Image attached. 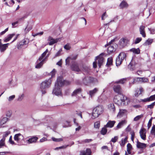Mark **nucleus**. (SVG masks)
Wrapping results in <instances>:
<instances>
[{"label":"nucleus","instance_id":"15","mask_svg":"<svg viewBox=\"0 0 155 155\" xmlns=\"http://www.w3.org/2000/svg\"><path fill=\"white\" fill-rule=\"evenodd\" d=\"M102 54H101L98 56L95 59V60H98V64L99 68H100L101 65L102 64L104 60L103 57L101 55Z\"/></svg>","mask_w":155,"mask_h":155},{"label":"nucleus","instance_id":"18","mask_svg":"<svg viewBox=\"0 0 155 155\" xmlns=\"http://www.w3.org/2000/svg\"><path fill=\"white\" fill-rule=\"evenodd\" d=\"M77 57V55H71L68 57L65 60L66 64H69L71 60H75Z\"/></svg>","mask_w":155,"mask_h":155},{"label":"nucleus","instance_id":"37","mask_svg":"<svg viewBox=\"0 0 155 155\" xmlns=\"http://www.w3.org/2000/svg\"><path fill=\"white\" fill-rule=\"evenodd\" d=\"M131 52H132L133 53L136 54H139L140 53V50L139 48H132L130 50Z\"/></svg>","mask_w":155,"mask_h":155},{"label":"nucleus","instance_id":"22","mask_svg":"<svg viewBox=\"0 0 155 155\" xmlns=\"http://www.w3.org/2000/svg\"><path fill=\"white\" fill-rule=\"evenodd\" d=\"M99 89L98 88H95L94 89L89 91V94L91 97L94 96L98 91Z\"/></svg>","mask_w":155,"mask_h":155},{"label":"nucleus","instance_id":"34","mask_svg":"<svg viewBox=\"0 0 155 155\" xmlns=\"http://www.w3.org/2000/svg\"><path fill=\"white\" fill-rule=\"evenodd\" d=\"M127 80V78H123L118 81H115L114 83L116 84H124Z\"/></svg>","mask_w":155,"mask_h":155},{"label":"nucleus","instance_id":"2","mask_svg":"<svg viewBox=\"0 0 155 155\" xmlns=\"http://www.w3.org/2000/svg\"><path fill=\"white\" fill-rule=\"evenodd\" d=\"M51 80L50 78L43 81L40 84V88L42 94H45L46 92V89L50 87L51 84Z\"/></svg>","mask_w":155,"mask_h":155},{"label":"nucleus","instance_id":"8","mask_svg":"<svg viewBox=\"0 0 155 155\" xmlns=\"http://www.w3.org/2000/svg\"><path fill=\"white\" fill-rule=\"evenodd\" d=\"M113 89L115 93L120 95V96H121V95L123 94L122 90L120 85L118 84L114 85L113 87Z\"/></svg>","mask_w":155,"mask_h":155},{"label":"nucleus","instance_id":"17","mask_svg":"<svg viewBox=\"0 0 155 155\" xmlns=\"http://www.w3.org/2000/svg\"><path fill=\"white\" fill-rule=\"evenodd\" d=\"M145 27L144 26L141 25L139 28V31L140 34L143 37L145 38L146 37V34L145 31Z\"/></svg>","mask_w":155,"mask_h":155},{"label":"nucleus","instance_id":"55","mask_svg":"<svg viewBox=\"0 0 155 155\" xmlns=\"http://www.w3.org/2000/svg\"><path fill=\"white\" fill-rule=\"evenodd\" d=\"M18 22H19L18 21L15 22H12V27L13 28H14L17 27V25Z\"/></svg>","mask_w":155,"mask_h":155},{"label":"nucleus","instance_id":"3","mask_svg":"<svg viewBox=\"0 0 155 155\" xmlns=\"http://www.w3.org/2000/svg\"><path fill=\"white\" fill-rule=\"evenodd\" d=\"M104 109L101 105H98L95 107L93 110L92 118L93 119L98 117L103 111Z\"/></svg>","mask_w":155,"mask_h":155},{"label":"nucleus","instance_id":"10","mask_svg":"<svg viewBox=\"0 0 155 155\" xmlns=\"http://www.w3.org/2000/svg\"><path fill=\"white\" fill-rule=\"evenodd\" d=\"M14 140L19 143L20 142L24 140L23 136L20 133L15 134L14 137Z\"/></svg>","mask_w":155,"mask_h":155},{"label":"nucleus","instance_id":"61","mask_svg":"<svg viewBox=\"0 0 155 155\" xmlns=\"http://www.w3.org/2000/svg\"><path fill=\"white\" fill-rule=\"evenodd\" d=\"M149 98L150 101H152L155 100V94L150 96Z\"/></svg>","mask_w":155,"mask_h":155},{"label":"nucleus","instance_id":"19","mask_svg":"<svg viewBox=\"0 0 155 155\" xmlns=\"http://www.w3.org/2000/svg\"><path fill=\"white\" fill-rule=\"evenodd\" d=\"M91 150L87 148L86 150H82L80 151V155H91Z\"/></svg>","mask_w":155,"mask_h":155},{"label":"nucleus","instance_id":"54","mask_svg":"<svg viewBox=\"0 0 155 155\" xmlns=\"http://www.w3.org/2000/svg\"><path fill=\"white\" fill-rule=\"evenodd\" d=\"M131 135V140L133 141L135 137V133L134 131H131L130 133Z\"/></svg>","mask_w":155,"mask_h":155},{"label":"nucleus","instance_id":"9","mask_svg":"<svg viewBox=\"0 0 155 155\" xmlns=\"http://www.w3.org/2000/svg\"><path fill=\"white\" fill-rule=\"evenodd\" d=\"M128 41V40L126 38H121L119 41L118 43L119 46L120 48H123L126 45Z\"/></svg>","mask_w":155,"mask_h":155},{"label":"nucleus","instance_id":"33","mask_svg":"<svg viewBox=\"0 0 155 155\" xmlns=\"http://www.w3.org/2000/svg\"><path fill=\"white\" fill-rule=\"evenodd\" d=\"M126 123L127 121L126 120H122L118 123L117 126V129L120 128L124 124H125Z\"/></svg>","mask_w":155,"mask_h":155},{"label":"nucleus","instance_id":"49","mask_svg":"<svg viewBox=\"0 0 155 155\" xmlns=\"http://www.w3.org/2000/svg\"><path fill=\"white\" fill-rule=\"evenodd\" d=\"M64 48L65 49L68 50H69L71 49V47L70 46L69 43H67L64 46Z\"/></svg>","mask_w":155,"mask_h":155},{"label":"nucleus","instance_id":"28","mask_svg":"<svg viewBox=\"0 0 155 155\" xmlns=\"http://www.w3.org/2000/svg\"><path fill=\"white\" fill-rule=\"evenodd\" d=\"M15 34H12L8 35V36L5 38L4 39V41L5 42L9 41L15 35Z\"/></svg>","mask_w":155,"mask_h":155},{"label":"nucleus","instance_id":"7","mask_svg":"<svg viewBox=\"0 0 155 155\" xmlns=\"http://www.w3.org/2000/svg\"><path fill=\"white\" fill-rule=\"evenodd\" d=\"M49 56V54H48L47 56H46V57L44 58V59H42L41 60H39V58L38 60H37L36 62V64L35 66V68H40L43 64L44 63L45 61V60Z\"/></svg>","mask_w":155,"mask_h":155},{"label":"nucleus","instance_id":"26","mask_svg":"<svg viewBox=\"0 0 155 155\" xmlns=\"http://www.w3.org/2000/svg\"><path fill=\"white\" fill-rule=\"evenodd\" d=\"M127 112V110L125 109L120 110V111L117 115V116L121 117L125 115Z\"/></svg>","mask_w":155,"mask_h":155},{"label":"nucleus","instance_id":"11","mask_svg":"<svg viewBox=\"0 0 155 155\" xmlns=\"http://www.w3.org/2000/svg\"><path fill=\"white\" fill-rule=\"evenodd\" d=\"M148 81L147 78L145 77L143 78H134L133 84H134L136 82H140L143 83L147 82Z\"/></svg>","mask_w":155,"mask_h":155},{"label":"nucleus","instance_id":"39","mask_svg":"<svg viewBox=\"0 0 155 155\" xmlns=\"http://www.w3.org/2000/svg\"><path fill=\"white\" fill-rule=\"evenodd\" d=\"M113 59L112 57H110L107 59V62L106 64V65L108 67L112 64Z\"/></svg>","mask_w":155,"mask_h":155},{"label":"nucleus","instance_id":"62","mask_svg":"<svg viewBox=\"0 0 155 155\" xmlns=\"http://www.w3.org/2000/svg\"><path fill=\"white\" fill-rule=\"evenodd\" d=\"M15 97V95H12V96L9 97L8 99V100L9 101H11L13 100Z\"/></svg>","mask_w":155,"mask_h":155},{"label":"nucleus","instance_id":"27","mask_svg":"<svg viewBox=\"0 0 155 155\" xmlns=\"http://www.w3.org/2000/svg\"><path fill=\"white\" fill-rule=\"evenodd\" d=\"M128 137H125L124 138L122 139L121 141L119 142V143L121 146L123 147L125 145V144L127 141Z\"/></svg>","mask_w":155,"mask_h":155},{"label":"nucleus","instance_id":"47","mask_svg":"<svg viewBox=\"0 0 155 155\" xmlns=\"http://www.w3.org/2000/svg\"><path fill=\"white\" fill-rule=\"evenodd\" d=\"M100 126V122L97 121L94 123V127L97 129H98Z\"/></svg>","mask_w":155,"mask_h":155},{"label":"nucleus","instance_id":"57","mask_svg":"<svg viewBox=\"0 0 155 155\" xmlns=\"http://www.w3.org/2000/svg\"><path fill=\"white\" fill-rule=\"evenodd\" d=\"M151 133L155 136V125H153L152 127Z\"/></svg>","mask_w":155,"mask_h":155},{"label":"nucleus","instance_id":"20","mask_svg":"<svg viewBox=\"0 0 155 155\" xmlns=\"http://www.w3.org/2000/svg\"><path fill=\"white\" fill-rule=\"evenodd\" d=\"M137 147L138 148L143 149L147 147L146 144L140 142L138 140L137 141Z\"/></svg>","mask_w":155,"mask_h":155},{"label":"nucleus","instance_id":"32","mask_svg":"<svg viewBox=\"0 0 155 155\" xmlns=\"http://www.w3.org/2000/svg\"><path fill=\"white\" fill-rule=\"evenodd\" d=\"M133 148L131 145L130 143H128L127 145V151L128 154H132L131 150Z\"/></svg>","mask_w":155,"mask_h":155},{"label":"nucleus","instance_id":"5","mask_svg":"<svg viewBox=\"0 0 155 155\" xmlns=\"http://www.w3.org/2000/svg\"><path fill=\"white\" fill-rule=\"evenodd\" d=\"M126 55L125 53L124 52H120L117 58L116 61V64L117 66L120 65L124 60L125 58Z\"/></svg>","mask_w":155,"mask_h":155},{"label":"nucleus","instance_id":"45","mask_svg":"<svg viewBox=\"0 0 155 155\" xmlns=\"http://www.w3.org/2000/svg\"><path fill=\"white\" fill-rule=\"evenodd\" d=\"M5 138L4 137L2 139L0 140V148H2V147L5 145Z\"/></svg>","mask_w":155,"mask_h":155},{"label":"nucleus","instance_id":"29","mask_svg":"<svg viewBox=\"0 0 155 155\" xmlns=\"http://www.w3.org/2000/svg\"><path fill=\"white\" fill-rule=\"evenodd\" d=\"M115 50L116 49L113 46L110 45L108 47L107 51L109 54H110L115 51Z\"/></svg>","mask_w":155,"mask_h":155},{"label":"nucleus","instance_id":"50","mask_svg":"<svg viewBox=\"0 0 155 155\" xmlns=\"http://www.w3.org/2000/svg\"><path fill=\"white\" fill-rule=\"evenodd\" d=\"M155 105V102L152 103L151 104L147 105V108H153Z\"/></svg>","mask_w":155,"mask_h":155},{"label":"nucleus","instance_id":"63","mask_svg":"<svg viewBox=\"0 0 155 155\" xmlns=\"http://www.w3.org/2000/svg\"><path fill=\"white\" fill-rule=\"evenodd\" d=\"M9 141V143L12 144H16L14 141L12 140V136L10 137Z\"/></svg>","mask_w":155,"mask_h":155},{"label":"nucleus","instance_id":"60","mask_svg":"<svg viewBox=\"0 0 155 155\" xmlns=\"http://www.w3.org/2000/svg\"><path fill=\"white\" fill-rule=\"evenodd\" d=\"M55 70L54 69L52 71H51V72L50 73V75H51V78L54 77L55 74Z\"/></svg>","mask_w":155,"mask_h":155},{"label":"nucleus","instance_id":"36","mask_svg":"<svg viewBox=\"0 0 155 155\" xmlns=\"http://www.w3.org/2000/svg\"><path fill=\"white\" fill-rule=\"evenodd\" d=\"M153 40L150 38L147 40L143 44V45L145 46L151 45L152 43Z\"/></svg>","mask_w":155,"mask_h":155},{"label":"nucleus","instance_id":"46","mask_svg":"<svg viewBox=\"0 0 155 155\" xmlns=\"http://www.w3.org/2000/svg\"><path fill=\"white\" fill-rule=\"evenodd\" d=\"M143 117V114H142L139 115H138L134 118V120L135 121H137L140 120Z\"/></svg>","mask_w":155,"mask_h":155},{"label":"nucleus","instance_id":"4","mask_svg":"<svg viewBox=\"0 0 155 155\" xmlns=\"http://www.w3.org/2000/svg\"><path fill=\"white\" fill-rule=\"evenodd\" d=\"M71 82L68 81L64 80L62 76L58 77L55 83L56 86L61 87L64 85H68L70 84Z\"/></svg>","mask_w":155,"mask_h":155},{"label":"nucleus","instance_id":"52","mask_svg":"<svg viewBox=\"0 0 155 155\" xmlns=\"http://www.w3.org/2000/svg\"><path fill=\"white\" fill-rule=\"evenodd\" d=\"M70 122L67 121H65V123L64 124V125H63V127H67L70 126L69 125Z\"/></svg>","mask_w":155,"mask_h":155},{"label":"nucleus","instance_id":"48","mask_svg":"<svg viewBox=\"0 0 155 155\" xmlns=\"http://www.w3.org/2000/svg\"><path fill=\"white\" fill-rule=\"evenodd\" d=\"M142 40V38L141 37L137 38L135 41L134 43L137 44L139 43Z\"/></svg>","mask_w":155,"mask_h":155},{"label":"nucleus","instance_id":"41","mask_svg":"<svg viewBox=\"0 0 155 155\" xmlns=\"http://www.w3.org/2000/svg\"><path fill=\"white\" fill-rule=\"evenodd\" d=\"M134 65L133 62H131L128 65V68L131 71H133L134 69Z\"/></svg>","mask_w":155,"mask_h":155},{"label":"nucleus","instance_id":"6","mask_svg":"<svg viewBox=\"0 0 155 155\" xmlns=\"http://www.w3.org/2000/svg\"><path fill=\"white\" fill-rule=\"evenodd\" d=\"M96 80L95 78L89 76H87L82 79V83L85 85H88L91 83L95 82Z\"/></svg>","mask_w":155,"mask_h":155},{"label":"nucleus","instance_id":"42","mask_svg":"<svg viewBox=\"0 0 155 155\" xmlns=\"http://www.w3.org/2000/svg\"><path fill=\"white\" fill-rule=\"evenodd\" d=\"M82 70L83 72H84V74H85V73L86 74H88L90 71V70L89 68L86 66L83 67Z\"/></svg>","mask_w":155,"mask_h":155},{"label":"nucleus","instance_id":"14","mask_svg":"<svg viewBox=\"0 0 155 155\" xmlns=\"http://www.w3.org/2000/svg\"><path fill=\"white\" fill-rule=\"evenodd\" d=\"M140 137L141 138L145 140H146V130L144 128H141L139 132Z\"/></svg>","mask_w":155,"mask_h":155},{"label":"nucleus","instance_id":"25","mask_svg":"<svg viewBox=\"0 0 155 155\" xmlns=\"http://www.w3.org/2000/svg\"><path fill=\"white\" fill-rule=\"evenodd\" d=\"M143 91V89L142 87H140L139 88H137L136 91V93L134 94V96L136 97H137L138 96L142 94Z\"/></svg>","mask_w":155,"mask_h":155},{"label":"nucleus","instance_id":"21","mask_svg":"<svg viewBox=\"0 0 155 155\" xmlns=\"http://www.w3.org/2000/svg\"><path fill=\"white\" fill-rule=\"evenodd\" d=\"M59 40V39L57 38L55 39L49 36L48 39V41H49V44L50 45H52L54 44L57 43Z\"/></svg>","mask_w":155,"mask_h":155},{"label":"nucleus","instance_id":"58","mask_svg":"<svg viewBox=\"0 0 155 155\" xmlns=\"http://www.w3.org/2000/svg\"><path fill=\"white\" fill-rule=\"evenodd\" d=\"M92 140V139H86L82 141V142L84 143H88L91 142Z\"/></svg>","mask_w":155,"mask_h":155},{"label":"nucleus","instance_id":"38","mask_svg":"<svg viewBox=\"0 0 155 155\" xmlns=\"http://www.w3.org/2000/svg\"><path fill=\"white\" fill-rule=\"evenodd\" d=\"M128 6V4L125 1H123L120 4V8H123L127 7Z\"/></svg>","mask_w":155,"mask_h":155},{"label":"nucleus","instance_id":"23","mask_svg":"<svg viewBox=\"0 0 155 155\" xmlns=\"http://www.w3.org/2000/svg\"><path fill=\"white\" fill-rule=\"evenodd\" d=\"M38 139V137H32L29 138L27 141L28 143H31L36 142Z\"/></svg>","mask_w":155,"mask_h":155},{"label":"nucleus","instance_id":"12","mask_svg":"<svg viewBox=\"0 0 155 155\" xmlns=\"http://www.w3.org/2000/svg\"><path fill=\"white\" fill-rule=\"evenodd\" d=\"M52 94L56 95H61V88L59 87L56 86L55 85V87L53 90Z\"/></svg>","mask_w":155,"mask_h":155},{"label":"nucleus","instance_id":"51","mask_svg":"<svg viewBox=\"0 0 155 155\" xmlns=\"http://www.w3.org/2000/svg\"><path fill=\"white\" fill-rule=\"evenodd\" d=\"M24 94H22L21 95H19L18 99V101H21L24 98Z\"/></svg>","mask_w":155,"mask_h":155},{"label":"nucleus","instance_id":"24","mask_svg":"<svg viewBox=\"0 0 155 155\" xmlns=\"http://www.w3.org/2000/svg\"><path fill=\"white\" fill-rule=\"evenodd\" d=\"M28 42L25 39H24L22 40L21 41H20L18 44L17 46V48L18 49L21 48L22 46L24 45H27L28 43Z\"/></svg>","mask_w":155,"mask_h":155},{"label":"nucleus","instance_id":"64","mask_svg":"<svg viewBox=\"0 0 155 155\" xmlns=\"http://www.w3.org/2000/svg\"><path fill=\"white\" fill-rule=\"evenodd\" d=\"M148 29L149 30V31L150 32L151 34H155V29L148 28Z\"/></svg>","mask_w":155,"mask_h":155},{"label":"nucleus","instance_id":"40","mask_svg":"<svg viewBox=\"0 0 155 155\" xmlns=\"http://www.w3.org/2000/svg\"><path fill=\"white\" fill-rule=\"evenodd\" d=\"M8 118L4 117L0 120V126H2L7 121Z\"/></svg>","mask_w":155,"mask_h":155},{"label":"nucleus","instance_id":"30","mask_svg":"<svg viewBox=\"0 0 155 155\" xmlns=\"http://www.w3.org/2000/svg\"><path fill=\"white\" fill-rule=\"evenodd\" d=\"M82 90L81 88H78L74 90L71 94V96H75L77 94L81 93V92Z\"/></svg>","mask_w":155,"mask_h":155},{"label":"nucleus","instance_id":"1","mask_svg":"<svg viewBox=\"0 0 155 155\" xmlns=\"http://www.w3.org/2000/svg\"><path fill=\"white\" fill-rule=\"evenodd\" d=\"M114 101L118 105H126L130 102V99L123 94L121 95V96H115L114 98Z\"/></svg>","mask_w":155,"mask_h":155},{"label":"nucleus","instance_id":"44","mask_svg":"<svg viewBox=\"0 0 155 155\" xmlns=\"http://www.w3.org/2000/svg\"><path fill=\"white\" fill-rule=\"evenodd\" d=\"M109 109L110 111H112L113 112H114L115 110V106L114 104H110L109 106Z\"/></svg>","mask_w":155,"mask_h":155},{"label":"nucleus","instance_id":"13","mask_svg":"<svg viewBox=\"0 0 155 155\" xmlns=\"http://www.w3.org/2000/svg\"><path fill=\"white\" fill-rule=\"evenodd\" d=\"M10 44L8 43L3 44L2 43V40L0 39V51L1 52H4Z\"/></svg>","mask_w":155,"mask_h":155},{"label":"nucleus","instance_id":"56","mask_svg":"<svg viewBox=\"0 0 155 155\" xmlns=\"http://www.w3.org/2000/svg\"><path fill=\"white\" fill-rule=\"evenodd\" d=\"M153 119V117H152L151 119L149 120L148 124H147V126L148 127V129H149L150 127H151V124H152V120Z\"/></svg>","mask_w":155,"mask_h":155},{"label":"nucleus","instance_id":"59","mask_svg":"<svg viewBox=\"0 0 155 155\" xmlns=\"http://www.w3.org/2000/svg\"><path fill=\"white\" fill-rule=\"evenodd\" d=\"M52 139L53 141L56 142H59L62 140V139L61 138L57 139L54 137H52Z\"/></svg>","mask_w":155,"mask_h":155},{"label":"nucleus","instance_id":"31","mask_svg":"<svg viewBox=\"0 0 155 155\" xmlns=\"http://www.w3.org/2000/svg\"><path fill=\"white\" fill-rule=\"evenodd\" d=\"M115 123V121H109L105 125V127L111 128L114 126Z\"/></svg>","mask_w":155,"mask_h":155},{"label":"nucleus","instance_id":"35","mask_svg":"<svg viewBox=\"0 0 155 155\" xmlns=\"http://www.w3.org/2000/svg\"><path fill=\"white\" fill-rule=\"evenodd\" d=\"M48 49H46L45 51L41 55L40 57L39 58V60H41L42 59H44V58H45L46 57L45 56L47 53L48 52Z\"/></svg>","mask_w":155,"mask_h":155},{"label":"nucleus","instance_id":"43","mask_svg":"<svg viewBox=\"0 0 155 155\" xmlns=\"http://www.w3.org/2000/svg\"><path fill=\"white\" fill-rule=\"evenodd\" d=\"M107 127H105V125L104 127L102 128L101 131V134L104 135L106 134L107 132V130L106 129Z\"/></svg>","mask_w":155,"mask_h":155},{"label":"nucleus","instance_id":"16","mask_svg":"<svg viewBox=\"0 0 155 155\" xmlns=\"http://www.w3.org/2000/svg\"><path fill=\"white\" fill-rule=\"evenodd\" d=\"M71 68L72 70L74 71L79 72L81 71L79 68L78 64L76 62H74L72 64Z\"/></svg>","mask_w":155,"mask_h":155},{"label":"nucleus","instance_id":"53","mask_svg":"<svg viewBox=\"0 0 155 155\" xmlns=\"http://www.w3.org/2000/svg\"><path fill=\"white\" fill-rule=\"evenodd\" d=\"M118 139V137L117 136H115L114 138H112L111 140V141L113 142H116Z\"/></svg>","mask_w":155,"mask_h":155}]
</instances>
